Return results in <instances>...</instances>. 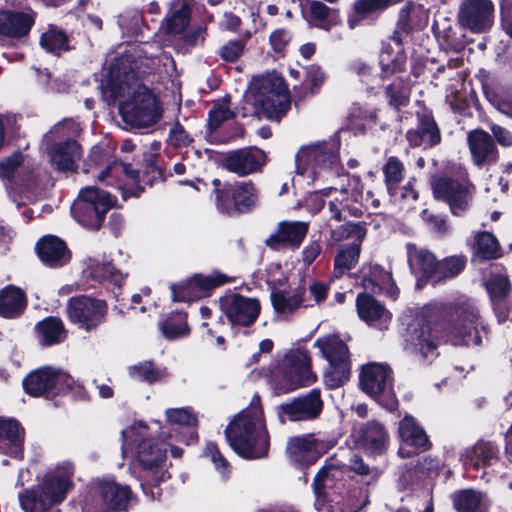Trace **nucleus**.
I'll list each match as a JSON object with an SVG mask.
<instances>
[{"label": "nucleus", "instance_id": "423d86ee", "mask_svg": "<svg viewBox=\"0 0 512 512\" xmlns=\"http://www.w3.org/2000/svg\"><path fill=\"white\" fill-rule=\"evenodd\" d=\"M73 467L67 464L63 474L49 475L37 491H26L19 495V501L25 512H60L54 506L62 502L71 486Z\"/></svg>", "mask_w": 512, "mask_h": 512}, {"label": "nucleus", "instance_id": "58836bf2", "mask_svg": "<svg viewBox=\"0 0 512 512\" xmlns=\"http://www.w3.org/2000/svg\"><path fill=\"white\" fill-rule=\"evenodd\" d=\"M190 14L191 9L186 0H174L163 21L162 29L169 35L182 33L189 24Z\"/></svg>", "mask_w": 512, "mask_h": 512}, {"label": "nucleus", "instance_id": "6e6d98bb", "mask_svg": "<svg viewBox=\"0 0 512 512\" xmlns=\"http://www.w3.org/2000/svg\"><path fill=\"white\" fill-rule=\"evenodd\" d=\"M401 1L402 0H357L354 4V9L358 14H370L382 11Z\"/></svg>", "mask_w": 512, "mask_h": 512}, {"label": "nucleus", "instance_id": "4be33fe9", "mask_svg": "<svg viewBox=\"0 0 512 512\" xmlns=\"http://www.w3.org/2000/svg\"><path fill=\"white\" fill-rule=\"evenodd\" d=\"M230 281L231 279L228 276L218 271L207 276L195 275L178 285H171L173 300L190 301L199 297V293L207 292Z\"/></svg>", "mask_w": 512, "mask_h": 512}, {"label": "nucleus", "instance_id": "603ef678", "mask_svg": "<svg viewBox=\"0 0 512 512\" xmlns=\"http://www.w3.org/2000/svg\"><path fill=\"white\" fill-rule=\"evenodd\" d=\"M382 171L388 191L392 194L394 186L403 180L404 165L398 158L391 156L387 159Z\"/></svg>", "mask_w": 512, "mask_h": 512}, {"label": "nucleus", "instance_id": "a19ab883", "mask_svg": "<svg viewBox=\"0 0 512 512\" xmlns=\"http://www.w3.org/2000/svg\"><path fill=\"white\" fill-rule=\"evenodd\" d=\"M101 497L107 498L111 511H123L130 502L131 492L127 486H119L114 481L98 482Z\"/></svg>", "mask_w": 512, "mask_h": 512}, {"label": "nucleus", "instance_id": "774afa93", "mask_svg": "<svg viewBox=\"0 0 512 512\" xmlns=\"http://www.w3.org/2000/svg\"><path fill=\"white\" fill-rule=\"evenodd\" d=\"M329 287L328 285L321 282H313L309 285L308 291L311 299L313 300V305H320L323 303L328 294Z\"/></svg>", "mask_w": 512, "mask_h": 512}, {"label": "nucleus", "instance_id": "4468645a", "mask_svg": "<svg viewBox=\"0 0 512 512\" xmlns=\"http://www.w3.org/2000/svg\"><path fill=\"white\" fill-rule=\"evenodd\" d=\"M282 381L287 390L313 384L317 377L311 370V358L303 349L290 350L284 358Z\"/></svg>", "mask_w": 512, "mask_h": 512}, {"label": "nucleus", "instance_id": "c85d7f7f", "mask_svg": "<svg viewBox=\"0 0 512 512\" xmlns=\"http://www.w3.org/2000/svg\"><path fill=\"white\" fill-rule=\"evenodd\" d=\"M24 429L19 422L10 418L0 417V453L22 457Z\"/></svg>", "mask_w": 512, "mask_h": 512}, {"label": "nucleus", "instance_id": "39448f33", "mask_svg": "<svg viewBox=\"0 0 512 512\" xmlns=\"http://www.w3.org/2000/svg\"><path fill=\"white\" fill-rule=\"evenodd\" d=\"M299 174L311 172L312 180L328 181L343 171L339 160L338 147L334 143H318L302 147L296 155Z\"/></svg>", "mask_w": 512, "mask_h": 512}, {"label": "nucleus", "instance_id": "a18cd8bd", "mask_svg": "<svg viewBox=\"0 0 512 512\" xmlns=\"http://www.w3.org/2000/svg\"><path fill=\"white\" fill-rule=\"evenodd\" d=\"M40 45L47 52L60 55L61 52L69 50L67 35L56 28H50L40 38Z\"/></svg>", "mask_w": 512, "mask_h": 512}, {"label": "nucleus", "instance_id": "412c9836", "mask_svg": "<svg viewBox=\"0 0 512 512\" xmlns=\"http://www.w3.org/2000/svg\"><path fill=\"white\" fill-rule=\"evenodd\" d=\"M72 382L68 373L45 366L28 374L23 380V386L28 394L41 396L56 387H70Z\"/></svg>", "mask_w": 512, "mask_h": 512}, {"label": "nucleus", "instance_id": "20e7f679", "mask_svg": "<svg viewBox=\"0 0 512 512\" xmlns=\"http://www.w3.org/2000/svg\"><path fill=\"white\" fill-rule=\"evenodd\" d=\"M246 102L254 107L258 117L279 120L290 108V98L283 78L262 76L254 78Z\"/></svg>", "mask_w": 512, "mask_h": 512}, {"label": "nucleus", "instance_id": "5701e85b", "mask_svg": "<svg viewBox=\"0 0 512 512\" xmlns=\"http://www.w3.org/2000/svg\"><path fill=\"white\" fill-rule=\"evenodd\" d=\"M266 162V154L256 147H247L229 152L223 159V167L240 177L255 173Z\"/></svg>", "mask_w": 512, "mask_h": 512}, {"label": "nucleus", "instance_id": "1a4fd4ad", "mask_svg": "<svg viewBox=\"0 0 512 512\" xmlns=\"http://www.w3.org/2000/svg\"><path fill=\"white\" fill-rule=\"evenodd\" d=\"M477 325V309L470 303L459 304L449 315L446 333L454 345H480Z\"/></svg>", "mask_w": 512, "mask_h": 512}, {"label": "nucleus", "instance_id": "4c0bfd02", "mask_svg": "<svg viewBox=\"0 0 512 512\" xmlns=\"http://www.w3.org/2000/svg\"><path fill=\"white\" fill-rule=\"evenodd\" d=\"M33 18L22 12H0V34L8 37H22L26 35L33 24Z\"/></svg>", "mask_w": 512, "mask_h": 512}, {"label": "nucleus", "instance_id": "7ed1b4c3", "mask_svg": "<svg viewBox=\"0 0 512 512\" xmlns=\"http://www.w3.org/2000/svg\"><path fill=\"white\" fill-rule=\"evenodd\" d=\"M345 471L333 463L324 465L313 482L315 508L322 512H357L362 508L359 488H349Z\"/></svg>", "mask_w": 512, "mask_h": 512}, {"label": "nucleus", "instance_id": "680f3d73", "mask_svg": "<svg viewBox=\"0 0 512 512\" xmlns=\"http://www.w3.org/2000/svg\"><path fill=\"white\" fill-rule=\"evenodd\" d=\"M232 117V112L226 105L215 106L209 112L208 127L210 131H215L224 121Z\"/></svg>", "mask_w": 512, "mask_h": 512}, {"label": "nucleus", "instance_id": "c756f323", "mask_svg": "<svg viewBox=\"0 0 512 512\" xmlns=\"http://www.w3.org/2000/svg\"><path fill=\"white\" fill-rule=\"evenodd\" d=\"M406 139L412 147L428 149L441 142V132L433 117L424 114L419 116L417 127L407 132Z\"/></svg>", "mask_w": 512, "mask_h": 512}, {"label": "nucleus", "instance_id": "393cba45", "mask_svg": "<svg viewBox=\"0 0 512 512\" xmlns=\"http://www.w3.org/2000/svg\"><path fill=\"white\" fill-rule=\"evenodd\" d=\"M287 451L291 461L300 466H308L324 453L325 444L313 435L295 437L289 440Z\"/></svg>", "mask_w": 512, "mask_h": 512}, {"label": "nucleus", "instance_id": "f3484780", "mask_svg": "<svg viewBox=\"0 0 512 512\" xmlns=\"http://www.w3.org/2000/svg\"><path fill=\"white\" fill-rule=\"evenodd\" d=\"M106 312L104 301L86 296L71 298L67 305L69 319L87 331L103 322Z\"/></svg>", "mask_w": 512, "mask_h": 512}, {"label": "nucleus", "instance_id": "e2e57ef3", "mask_svg": "<svg viewBox=\"0 0 512 512\" xmlns=\"http://www.w3.org/2000/svg\"><path fill=\"white\" fill-rule=\"evenodd\" d=\"M349 468L359 475L368 476L372 481L377 480L380 474L376 468H370L364 463L363 459L357 455L350 458Z\"/></svg>", "mask_w": 512, "mask_h": 512}, {"label": "nucleus", "instance_id": "6ab92c4d", "mask_svg": "<svg viewBox=\"0 0 512 512\" xmlns=\"http://www.w3.org/2000/svg\"><path fill=\"white\" fill-rule=\"evenodd\" d=\"M323 410L320 391L311 390L304 396L293 398L279 407L282 421H311L319 417Z\"/></svg>", "mask_w": 512, "mask_h": 512}, {"label": "nucleus", "instance_id": "dca6fc26", "mask_svg": "<svg viewBox=\"0 0 512 512\" xmlns=\"http://www.w3.org/2000/svg\"><path fill=\"white\" fill-rule=\"evenodd\" d=\"M493 19L494 4L491 0H462L459 6V24L473 33L487 31Z\"/></svg>", "mask_w": 512, "mask_h": 512}, {"label": "nucleus", "instance_id": "c9c22d12", "mask_svg": "<svg viewBox=\"0 0 512 512\" xmlns=\"http://www.w3.org/2000/svg\"><path fill=\"white\" fill-rule=\"evenodd\" d=\"M36 250L41 261L50 266H62L70 259L66 244L54 236H47L40 240Z\"/></svg>", "mask_w": 512, "mask_h": 512}, {"label": "nucleus", "instance_id": "a878e982", "mask_svg": "<svg viewBox=\"0 0 512 512\" xmlns=\"http://www.w3.org/2000/svg\"><path fill=\"white\" fill-rule=\"evenodd\" d=\"M398 433L403 443V446L399 449V454L402 457L410 456V452L405 450V446L412 447L418 452L426 451L431 446L424 429L410 415H406L399 422Z\"/></svg>", "mask_w": 512, "mask_h": 512}, {"label": "nucleus", "instance_id": "f8f14e48", "mask_svg": "<svg viewBox=\"0 0 512 512\" xmlns=\"http://www.w3.org/2000/svg\"><path fill=\"white\" fill-rule=\"evenodd\" d=\"M360 385L365 393L375 398L389 410L396 406V398L391 390V369L384 364L364 365L360 374Z\"/></svg>", "mask_w": 512, "mask_h": 512}, {"label": "nucleus", "instance_id": "6e6552de", "mask_svg": "<svg viewBox=\"0 0 512 512\" xmlns=\"http://www.w3.org/2000/svg\"><path fill=\"white\" fill-rule=\"evenodd\" d=\"M314 346L330 364L325 376L327 384L332 388L341 386L350 376V355L346 343L338 335L328 334L319 337Z\"/></svg>", "mask_w": 512, "mask_h": 512}, {"label": "nucleus", "instance_id": "ddd939ff", "mask_svg": "<svg viewBox=\"0 0 512 512\" xmlns=\"http://www.w3.org/2000/svg\"><path fill=\"white\" fill-rule=\"evenodd\" d=\"M217 209L222 214L245 213L256 206L258 192L251 181L237 182L229 191L216 189Z\"/></svg>", "mask_w": 512, "mask_h": 512}, {"label": "nucleus", "instance_id": "0e129e2a", "mask_svg": "<svg viewBox=\"0 0 512 512\" xmlns=\"http://www.w3.org/2000/svg\"><path fill=\"white\" fill-rule=\"evenodd\" d=\"M22 162L23 156L21 153H14L7 159L0 161V178L8 179L12 177Z\"/></svg>", "mask_w": 512, "mask_h": 512}, {"label": "nucleus", "instance_id": "473e14b6", "mask_svg": "<svg viewBox=\"0 0 512 512\" xmlns=\"http://www.w3.org/2000/svg\"><path fill=\"white\" fill-rule=\"evenodd\" d=\"M405 349L411 354H419L424 359L436 357V344L431 335L429 324L423 323L419 328L409 332L406 339Z\"/></svg>", "mask_w": 512, "mask_h": 512}, {"label": "nucleus", "instance_id": "2f4dec72", "mask_svg": "<svg viewBox=\"0 0 512 512\" xmlns=\"http://www.w3.org/2000/svg\"><path fill=\"white\" fill-rule=\"evenodd\" d=\"M304 288L274 290L271 293L273 308L285 317L293 315L301 306L311 307L310 299H306Z\"/></svg>", "mask_w": 512, "mask_h": 512}, {"label": "nucleus", "instance_id": "cd10ccee", "mask_svg": "<svg viewBox=\"0 0 512 512\" xmlns=\"http://www.w3.org/2000/svg\"><path fill=\"white\" fill-rule=\"evenodd\" d=\"M356 308L361 320L379 329L387 326L391 320V313L373 296L360 293L356 299Z\"/></svg>", "mask_w": 512, "mask_h": 512}, {"label": "nucleus", "instance_id": "f704fd0d", "mask_svg": "<svg viewBox=\"0 0 512 512\" xmlns=\"http://www.w3.org/2000/svg\"><path fill=\"white\" fill-rule=\"evenodd\" d=\"M406 248L411 270L415 273H421L435 284L439 262L434 254L426 249H419L412 243H408Z\"/></svg>", "mask_w": 512, "mask_h": 512}, {"label": "nucleus", "instance_id": "e433bc0d", "mask_svg": "<svg viewBox=\"0 0 512 512\" xmlns=\"http://www.w3.org/2000/svg\"><path fill=\"white\" fill-rule=\"evenodd\" d=\"M53 166L61 171H73L81 158V150L74 140L55 145L49 152Z\"/></svg>", "mask_w": 512, "mask_h": 512}, {"label": "nucleus", "instance_id": "7c9ffc66", "mask_svg": "<svg viewBox=\"0 0 512 512\" xmlns=\"http://www.w3.org/2000/svg\"><path fill=\"white\" fill-rule=\"evenodd\" d=\"M467 141L474 164L482 166L496 161L497 148L488 132L481 129L470 131Z\"/></svg>", "mask_w": 512, "mask_h": 512}, {"label": "nucleus", "instance_id": "5fc2aeb1", "mask_svg": "<svg viewBox=\"0 0 512 512\" xmlns=\"http://www.w3.org/2000/svg\"><path fill=\"white\" fill-rule=\"evenodd\" d=\"M83 512H108L111 511L107 498L101 497L98 483L90 488L84 497Z\"/></svg>", "mask_w": 512, "mask_h": 512}, {"label": "nucleus", "instance_id": "bf43d9fd", "mask_svg": "<svg viewBox=\"0 0 512 512\" xmlns=\"http://www.w3.org/2000/svg\"><path fill=\"white\" fill-rule=\"evenodd\" d=\"M333 192L337 194L335 197L339 198V201H337V203L347 211L351 210L350 202L359 201L360 194L356 191H349L348 188H341L340 190H338L334 187H329L323 190L324 195H331Z\"/></svg>", "mask_w": 512, "mask_h": 512}, {"label": "nucleus", "instance_id": "ea45409f", "mask_svg": "<svg viewBox=\"0 0 512 512\" xmlns=\"http://www.w3.org/2000/svg\"><path fill=\"white\" fill-rule=\"evenodd\" d=\"M25 293L18 287L8 285L0 290V316L14 318L26 307Z\"/></svg>", "mask_w": 512, "mask_h": 512}, {"label": "nucleus", "instance_id": "37998d69", "mask_svg": "<svg viewBox=\"0 0 512 512\" xmlns=\"http://www.w3.org/2000/svg\"><path fill=\"white\" fill-rule=\"evenodd\" d=\"M38 331L42 337V343L53 345L63 341L66 332L62 321L56 317H48L38 324Z\"/></svg>", "mask_w": 512, "mask_h": 512}, {"label": "nucleus", "instance_id": "864d4df0", "mask_svg": "<svg viewBox=\"0 0 512 512\" xmlns=\"http://www.w3.org/2000/svg\"><path fill=\"white\" fill-rule=\"evenodd\" d=\"M486 288L493 302L504 299L511 290V284L506 275L493 274L486 283Z\"/></svg>", "mask_w": 512, "mask_h": 512}, {"label": "nucleus", "instance_id": "bb28decb", "mask_svg": "<svg viewBox=\"0 0 512 512\" xmlns=\"http://www.w3.org/2000/svg\"><path fill=\"white\" fill-rule=\"evenodd\" d=\"M354 435L359 444L375 453L384 452L390 440L385 425L377 420L367 421L355 428Z\"/></svg>", "mask_w": 512, "mask_h": 512}, {"label": "nucleus", "instance_id": "c03bdc74", "mask_svg": "<svg viewBox=\"0 0 512 512\" xmlns=\"http://www.w3.org/2000/svg\"><path fill=\"white\" fill-rule=\"evenodd\" d=\"M360 256V244L352 243L341 249L335 257L334 276L336 278L342 276L349 271L358 262Z\"/></svg>", "mask_w": 512, "mask_h": 512}, {"label": "nucleus", "instance_id": "79ce46f5", "mask_svg": "<svg viewBox=\"0 0 512 512\" xmlns=\"http://www.w3.org/2000/svg\"><path fill=\"white\" fill-rule=\"evenodd\" d=\"M453 506L457 512H487L482 494L471 489L461 490L452 495Z\"/></svg>", "mask_w": 512, "mask_h": 512}, {"label": "nucleus", "instance_id": "f03ea898", "mask_svg": "<svg viewBox=\"0 0 512 512\" xmlns=\"http://www.w3.org/2000/svg\"><path fill=\"white\" fill-rule=\"evenodd\" d=\"M225 435L231 448L243 458L259 459L268 454L269 436L258 396L235 416Z\"/></svg>", "mask_w": 512, "mask_h": 512}, {"label": "nucleus", "instance_id": "052dcab7", "mask_svg": "<svg viewBox=\"0 0 512 512\" xmlns=\"http://www.w3.org/2000/svg\"><path fill=\"white\" fill-rule=\"evenodd\" d=\"M205 455L210 457L211 461L214 463L216 470L221 474V476H227L229 472V465L226 459L221 455L218 450V447L215 443H208L205 449Z\"/></svg>", "mask_w": 512, "mask_h": 512}, {"label": "nucleus", "instance_id": "338daca9", "mask_svg": "<svg viewBox=\"0 0 512 512\" xmlns=\"http://www.w3.org/2000/svg\"><path fill=\"white\" fill-rule=\"evenodd\" d=\"M291 39L290 33L285 29H277L270 35V44L274 51L281 52Z\"/></svg>", "mask_w": 512, "mask_h": 512}, {"label": "nucleus", "instance_id": "a211bd4d", "mask_svg": "<svg viewBox=\"0 0 512 512\" xmlns=\"http://www.w3.org/2000/svg\"><path fill=\"white\" fill-rule=\"evenodd\" d=\"M101 182L110 186H117L122 191L124 199L130 196H139L144 190L140 185L139 172L129 164L113 162L97 176Z\"/></svg>", "mask_w": 512, "mask_h": 512}, {"label": "nucleus", "instance_id": "2eb2a0df", "mask_svg": "<svg viewBox=\"0 0 512 512\" xmlns=\"http://www.w3.org/2000/svg\"><path fill=\"white\" fill-rule=\"evenodd\" d=\"M406 58L398 52L395 57H392V50L386 47L380 54V64L382 67L383 76H371V68L361 60H355L349 65V69L360 77V80L367 85V89L372 92L379 85L381 80H385L390 75L400 73L404 70Z\"/></svg>", "mask_w": 512, "mask_h": 512}, {"label": "nucleus", "instance_id": "b1692460", "mask_svg": "<svg viewBox=\"0 0 512 512\" xmlns=\"http://www.w3.org/2000/svg\"><path fill=\"white\" fill-rule=\"evenodd\" d=\"M309 230L308 222L281 221L277 229L265 241L266 245L274 250L281 246L298 248Z\"/></svg>", "mask_w": 512, "mask_h": 512}, {"label": "nucleus", "instance_id": "72a5a7b5", "mask_svg": "<svg viewBox=\"0 0 512 512\" xmlns=\"http://www.w3.org/2000/svg\"><path fill=\"white\" fill-rule=\"evenodd\" d=\"M498 459V448L490 441H478L461 453V460L466 466L475 469L492 465Z\"/></svg>", "mask_w": 512, "mask_h": 512}, {"label": "nucleus", "instance_id": "4d7b16f0", "mask_svg": "<svg viewBox=\"0 0 512 512\" xmlns=\"http://www.w3.org/2000/svg\"><path fill=\"white\" fill-rule=\"evenodd\" d=\"M130 373L134 378L147 382L157 381L163 375L151 362H145L132 367Z\"/></svg>", "mask_w": 512, "mask_h": 512}, {"label": "nucleus", "instance_id": "9d476101", "mask_svg": "<svg viewBox=\"0 0 512 512\" xmlns=\"http://www.w3.org/2000/svg\"><path fill=\"white\" fill-rule=\"evenodd\" d=\"M434 198L445 202L455 216H461L470 207L474 186L468 180L460 182L450 177H438L431 183Z\"/></svg>", "mask_w": 512, "mask_h": 512}, {"label": "nucleus", "instance_id": "69168bd1", "mask_svg": "<svg viewBox=\"0 0 512 512\" xmlns=\"http://www.w3.org/2000/svg\"><path fill=\"white\" fill-rule=\"evenodd\" d=\"M244 51V44L240 40L229 41L219 50V55L229 62L236 61Z\"/></svg>", "mask_w": 512, "mask_h": 512}, {"label": "nucleus", "instance_id": "49530a36", "mask_svg": "<svg viewBox=\"0 0 512 512\" xmlns=\"http://www.w3.org/2000/svg\"><path fill=\"white\" fill-rule=\"evenodd\" d=\"M160 329L163 335L169 340L188 335L189 328L186 323V315L183 313L171 315L166 321L160 324Z\"/></svg>", "mask_w": 512, "mask_h": 512}, {"label": "nucleus", "instance_id": "0eeeda50", "mask_svg": "<svg viewBox=\"0 0 512 512\" xmlns=\"http://www.w3.org/2000/svg\"><path fill=\"white\" fill-rule=\"evenodd\" d=\"M112 205L113 200L109 193L96 187H87L80 191L71 207V213L82 226L98 230Z\"/></svg>", "mask_w": 512, "mask_h": 512}, {"label": "nucleus", "instance_id": "aec40b11", "mask_svg": "<svg viewBox=\"0 0 512 512\" xmlns=\"http://www.w3.org/2000/svg\"><path fill=\"white\" fill-rule=\"evenodd\" d=\"M260 309L259 300L256 298L231 294L221 299V310L233 325H251L258 318Z\"/></svg>", "mask_w": 512, "mask_h": 512}, {"label": "nucleus", "instance_id": "3c124183", "mask_svg": "<svg viewBox=\"0 0 512 512\" xmlns=\"http://www.w3.org/2000/svg\"><path fill=\"white\" fill-rule=\"evenodd\" d=\"M466 259L463 256H452L439 262L435 283L457 276L465 267Z\"/></svg>", "mask_w": 512, "mask_h": 512}, {"label": "nucleus", "instance_id": "09e8293b", "mask_svg": "<svg viewBox=\"0 0 512 512\" xmlns=\"http://www.w3.org/2000/svg\"><path fill=\"white\" fill-rule=\"evenodd\" d=\"M476 255L481 259H494L499 255V245L497 239L488 232L478 233L476 235Z\"/></svg>", "mask_w": 512, "mask_h": 512}, {"label": "nucleus", "instance_id": "9b49d317", "mask_svg": "<svg viewBox=\"0 0 512 512\" xmlns=\"http://www.w3.org/2000/svg\"><path fill=\"white\" fill-rule=\"evenodd\" d=\"M147 429L144 423L139 422L122 433L125 438L138 442L134 453L139 465L144 470L157 474L165 462L166 447L147 438Z\"/></svg>", "mask_w": 512, "mask_h": 512}, {"label": "nucleus", "instance_id": "8fccbe9b", "mask_svg": "<svg viewBox=\"0 0 512 512\" xmlns=\"http://www.w3.org/2000/svg\"><path fill=\"white\" fill-rule=\"evenodd\" d=\"M385 91L390 105L400 107L408 103L409 89L402 77H394L393 81L386 86Z\"/></svg>", "mask_w": 512, "mask_h": 512}, {"label": "nucleus", "instance_id": "f257e3e1", "mask_svg": "<svg viewBox=\"0 0 512 512\" xmlns=\"http://www.w3.org/2000/svg\"><path fill=\"white\" fill-rule=\"evenodd\" d=\"M108 87L111 95L119 98L122 120L132 128H147L161 117L155 96L138 83L128 59L120 58L109 69Z\"/></svg>", "mask_w": 512, "mask_h": 512}, {"label": "nucleus", "instance_id": "13d9d810", "mask_svg": "<svg viewBox=\"0 0 512 512\" xmlns=\"http://www.w3.org/2000/svg\"><path fill=\"white\" fill-rule=\"evenodd\" d=\"M167 420L183 426L196 425V416L188 408H171L166 410Z\"/></svg>", "mask_w": 512, "mask_h": 512}, {"label": "nucleus", "instance_id": "de8ad7c7", "mask_svg": "<svg viewBox=\"0 0 512 512\" xmlns=\"http://www.w3.org/2000/svg\"><path fill=\"white\" fill-rule=\"evenodd\" d=\"M89 275L99 281H109L115 285H120L123 280V274L110 263H96L91 261L88 265Z\"/></svg>", "mask_w": 512, "mask_h": 512}]
</instances>
